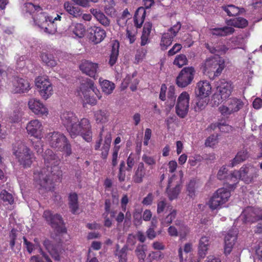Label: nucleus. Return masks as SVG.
<instances>
[{"mask_svg":"<svg viewBox=\"0 0 262 262\" xmlns=\"http://www.w3.org/2000/svg\"><path fill=\"white\" fill-rule=\"evenodd\" d=\"M90 12L101 24L105 27L110 25V20L100 10L97 9H91Z\"/></svg>","mask_w":262,"mask_h":262,"instance_id":"nucleus-32","label":"nucleus"},{"mask_svg":"<svg viewBox=\"0 0 262 262\" xmlns=\"http://www.w3.org/2000/svg\"><path fill=\"white\" fill-rule=\"evenodd\" d=\"M13 154L24 168L30 167L35 157L30 149L21 141H18L13 145Z\"/></svg>","mask_w":262,"mask_h":262,"instance_id":"nucleus-3","label":"nucleus"},{"mask_svg":"<svg viewBox=\"0 0 262 262\" xmlns=\"http://www.w3.org/2000/svg\"><path fill=\"white\" fill-rule=\"evenodd\" d=\"M195 70L192 67L183 68L180 72L176 79V83L178 86L185 88L190 84L194 78Z\"/></svg>","mask_w":262,"mask_h":262,"instance_id":"nucleus-14","label":"nucleus"},{"mask_svg":"<svg viewBox=\"0 0 262 262\" xmlns=\"http://www.w3.org/2000/svg\"><path fill=\"white\" fill-rule=\"evenodd\" d=\"M79 69L82 73L96 79L98 77L99 64L88 60H83L79 64Z\"/></svg>","mask_w":262,"mask_h":262,"instance_id":"nucleus-16","label":"nucleus"},{"mask_svg":"<svg viewBox=\"0 0 262 262\" xmlns=\"http://www.w3.org/2000/svg\"><path fill=\"white\" fill-rule=\"evenodd\" d=\"M152 26V24L150 22H147L144 24L141 36L140 45L141 46H144L149 42V36L151 33Z\"/></svg>","mask_w":262,"mask_h":262,"instance_id":"nucleus-30","label":"nucleus"},{"mask_svg":"<svg viewBox=\"0 0 262 262\" xmlns=\"http://www.w3.org/2000/svg\"><path fill=\"white\" fill-rule=\"evenodd\" d=\"M182 48L180 43H175L168 52V56H171L178 53Z\"/></svg>","mask_w":262,"mask_h":262,"instance_id":"nucleus-62","label":"nucleus"},{"mask_svg":"<svg viewBox=\"0 0 262 262\" xmlns=\"http://www.w3.org/2000/svg\"><path fill=\"white\" fill-rule=\"evenodd\" d=\"M60 117L62 124L70 134L71 130L78 122L77 116L71 111H63L60 113Z\"/></svg>","mask_w":262,"mask_h":262,"instance_id":"nucleus-17","label":"nucleus"},{"mask_svg":"<svg viewBox=\"0 0 262 262\" xmlns=\"http://www.w3.org/2000/svg\"><path fill=\"white\" fill-rule=\"evenodd\" d=\"M166 207L168 208V206H167V203L165 200L158 201L157 203V213L159 214L163 212Z\"/></svg>","mask_w":262,"mask_h":262,"instance_id":"nucleus-64","label":"nucleus"},{"mask_svg":"<svg viewBox=\"0 0 262 262\" xmlns=\"http://www.w3.org/2000/svg\"><path fill=\"white\" fill-rule=\"evenodd\" d=\"M32 145L34 150L36 151L38 154H40L43 152V145L41 139H38V140L36 142H32Z\"/></svg>","mask_w":262,"mask_h":262,"instance_id":"nucleus-63","label":"nucleus"},{"mask_svg":"<svg viewBox=\"0 0 262 262\" xmlns=\"http://www.w3.org/2000/svg\"><path fill=\"white\" fill-rule=\"evenodd\" d=\"M90 39L94 44L101 42L106 36L105 31L99 27L94 26L89 30Z\"/></svg>","mask_w":262,"mask_h":262,"instance_id":"nucleus-21","label":"nucleus"},{"mask_svg":"<svg viewBox=\"0 0 262 262\" xmlns=\"http://www.w3.org/2000/svg\"><path fill=\"white\" fill-rule=\"evenodd\" d=\"M199 187V182L194 179L190 180L186 186V191L189 196L192 198L195 196V190Z\"/></svg>","mask_w":262,"mask_h":262,"instance_id":"nucleus-42","label":"nucleus"},{"mask_svg":"<svg viewBox=\"0 0 262 262\" xmlns=\"http://www.w3.org/2000/svg\"><path fill=\"white\" fill-rule=\"evenodd\" d=\"M70 28L75 37L82 38L84 36L85 29L83 24L76 23L71 26Z\"/></svg>","mask_w":262,"mask_h":262,"instance_id":"nucleus-41","label":"nucleus"},{"mask_svg":"<svg viewBox=\"0 0 262 262\" xmlns=\"http://www.w3.org/2000/svg\"><path fill=\"white\" fill-rule=\"evenodd\" d=\"M245 222L255 223L259 222L255 227L256 233H262V210L260 208L248 207L243 212Z\"/></svg>","mask_w":262,"mask_h":262,"instance_id":"nucleus-10","label":"nucleus"},{"mask_svg":"<svg viewBox=\"0 0 262 262\" xmlns=\"http://www.w3.org/2000/svg\"><path fill=\"white\" fill-rule=\"evenodd\" d=\"M245 104L243 99L232 97L227 100L226 105H222L219 107V111L223 116L230 115L243 109Z\"/></svg>","mask_w":262,"mask_h":262,"instance_id":"nucleus-9","label":"nucleus"},{"mask_svg":"<svg viewBox=\"0 0 262 262\" xmlns=\"http://www.w3.org/2000/svg\"><path fill=\"white\" fill-rule=\"evenodd\" d=\"M128 250H129V249L124 245L118 252H115V255L118 256L119 262H127Z\"/></svg>","mask_w":262,"mask_h":262,"instance_id":"nucleus-51","label":"nucleus"},{"mask_svg":"<svg viewBox=\"0 0 262 262\" xmlns=\"http://www.w3.org/2000/svg\"><path fill=\"white\" fill-rule=\"evenodd\" d=\"M204 97H200L198 98L194 109L195 112H199L205 108L208 104L206 99H204Z\"/></svg>","mask_w":262,"mask_h":262,"instance_id":"nucleus-55","label":"nucleus"},{"mask_svg":"<svg viewBox=\"0 0 262 262\" xmlns=\"http://www.w3.org/2000/svg\"><path fill=\"white\" fill-rule=\"evenodd\" d=\"M47 168L34 173L36 184L38 185L39 192L52 191L54 188L53 181H59L62 171L59 166L60 160L59 157L50 149H47L43 156Z\"/></svg>","mask_w":262,"mask_h":262,"instance_id":"nucleus-1","label":"nucleus"},{"mask_svg":"<svg viewBox=\"0 0 262 262\" xmlns=\"http://www.w3.org/2000/svg\"><path fill=\"white\" fill-rule=\"evenodd\" d=\"M233 88V83L231 81H227L224 80L222 81L217 88L219 94H214L213 96V99H218L216 104H219L223 100L228 98L231 95Z\"/></svg>","mask_w":262,"mask_h":262,"instance_id":"nucleus-15","label":"nucleus"},{"mask_svg":"<svg viewBox=\"0 0 262 262\" xmlns=\"http://www.w3.org/2000/svg\"><path fill=\"white\" fill-rule=\"evenodd\" d=\"M210 244V237L203 236L200 239L198 245L199 259L204 258L207 254Z\"/></svg>","mask_w":262,"mask_h":262,"instance_id":"nucleus-24","label":"nucleus"},{"mask_svg":"<svg viewBox=\"0 0 262 262\" xmlns=\"http://www.w3.org/2000/svg\"><path fill=\"white\" fill-rule=\"evenodd\" d=\"M248 158V151L247 150L239 151L234 158L232 160L231 165L232 167L235 166L241 162H244Z\"/></svg>","mask_w":262,"mask_h":262,"instance_id":"nucleus-43","label":"nucleus"},{"mask_svg":"<svg viewBox=\"0 0 262 262\" xmlns=\"http://www.w3.org/2000/svg\"><path fill=\"white\" fill-rule=\"evenodd\" d=\"M136 236L133 234H129L128 235L126 244L124 245L129 249V250H132L136 244Z\"/></svg>","mask_w":262,"mask_h":262,"instance_id":"nucleus-58","label":"nucleus"},{"mask_svg":"<svg viewBox=\"0 0 262 262\" xmlns=\"http://www.w3.org/2000/svg\"><path fill=\"white\" fill-rule=\"evenodd\" d=\"M39 251L45 261H43L42 259L39 258L37 256L34 255L31 257L30 262H52L49 256L42 251L41 248L39 249Z\"/></svg>","mask_w":262,"mask_h":262,"instance_id":"nucleus-56","label":"nucleus"},{"mask_svg":"<svg viewBox=\"0 0 262 262\" xmlns=\"http://www.w3.org/2000/svg\"><path fill=\"white\" fill-rule=\"evenodd\" d=\"M177 215V211L173 209L164 219L163 224L164 225H169L172 223L173 220L175 219Z\"/></svg>","mask_w":262,"mask_h":262,"instance_id":"nucleus-61","label":"nucleus"},{"mask_svg":"<svg viewBox=\"0 0 262 262\" xmlns=\"http://www.w3.org/2000/svg\"><path fill=\"white\" fill-rule=\"evenodd\" d=\"M211 31L213 35L226 36L232 34L234 32V29L231 27L225 26L222 28H212Z\"/></svg>","mask_w":262,"mask_h":262,"instance_id":"nucleus-33","label":"nucleus"},{"mask_svg":"<svg viewBox=\"0 0 262 262\" xmlns=\"http://www.w3.org/2000/svg\"><path fill=\"white\" fill-rule=\"evenodd\" d=\"M174 37L168 32L164 33L162 36L160 42L161 49L163 50H166L171 45Z\"/></svg>","mask_w":262,"mask_h":262,"instance_id":"nucleus-40","label":"nucleus"},{"mask_svg":"<svg viewBox=\"0 0 262 262\" xmlns=\"http://www.w3.org/2000/svg\"><path fill=\"white\" fill-rule=\"evenodd\" d=\"M231 195L230 191L225 188H219L213 194L208 202V205L211 210L219 208L221 205L228 201Z\"/></svg>","mask_w":262,"mask_h":262,"instance_id":"nucleus-11","label":"nucleus"},{"mask_svg":"<svg viewBox=\"0 0 262 262\" xmlns=\"http://www.w3.org/2000/svg\"><path fill=\"white\" fill-rule=\"evenodd\" d=\"M222 9L224 10L229 16H236L239 13V8L233 5L222 6Z\"/></svg>","mask_w":262,"mask_h":262,"instance_id":"nucleus-50","label":"nucleus"},{"mask_svg":"<svg viewBox=\"0 0 262 262\" xmlns=\"http://www.w3.org/2000/svg\"><path fill=\"white\" fill-rule=\"evenodd\" d=\"M236 239V234L233 233L232 231H229L225 235L224 252L226 254H229L231 253Z\"/></svg>","mask_w":262,"mask_h":262,"instance_id":"nucleus-25","label":"nucleus"},{"mask_svg":"<svg viewBox=\"0 0 262 262\" xmlns=\"http://www.w3.org/2000/svg\"><path fill=\"white\" fill-rule=\"evenodd\" d=\"M175 91V87L173 85H170L168 89L167 99L165 103L170 109L173 107L176 104V95Z\"/></svg>","mask_w":262,"mask_h":262,"instance_id":"nucleus-37","label":"nucleus"},{"mask_svg":"<svg viewBox=\"0 0 262 262\" xmlns=\"http://www.w3.org/2000/svg\"><path fill=\"white\" fill-rule=\"evenodd\" d=\"M218 143V136L217 135H212L208 137L205 141V145L213 147Z\"/></svg>","mask_w":262,"mask_h":262,"instance_id":"nucleus-60","label":"nucleus"},{"mask_svg":"<svg viewBox=\"0 0 262 262\" xmlns=\"http://www.w3.org/2000/svg\"><path fill=\"white\" fill-rule=\"evenodd\" d=\"M69 206L70 211L73 214H76L79 209L78 195L77 193H71L69 196Z\"/></svg>","mask_w":262,"mask_h":262,"instance_id":"nucleus-39","label":"nucleus"},{"mask_svg":"<svg viewBox=\"0 0 262 262\" xmlns=\"http://www.w3.org/2000/svg\"><path fill=\"white\" fill-rule=\"evenodd\" d=\"M42 217L57 233H67V230L61 215L57 213L53 214L51 211L46 210L43 212Z\"/></svg>","mask_w":262,"mask_h":262,"instance_id":"nucleus-8","label":"nucleus"},{"mask_svg":"<svg viewBox=\"0 0 262 262\" xmlns=\"http://www.w3.org/2000/svg\"><path fill=\"white\" fill-rule=\"evenodd\" d=\"M146 16V11L145 8L141 7L139 8L134 17V21L136 28H141Z\"/></svg>","mask_w":262,"mask_h":262,"instance_id":"nucleus-29","label":"nucleus"},{"mask_svg":"<svg viewBox=\"0 0 262 262\" xmlns=\"http://www.w3.org/2000/svg\"><path fill=\"white\" fill-rule=\"evenodd\" d=\"M238 171L241 180L246 183L252 182L254 178L258 176V170L252 166H243Z\"/></svg>","mask_w":262,"mask_h":262,"instance_id":"nucleus-20","label":"nucleus"},{"mask_svg":"<svg viewBox=\"0 0 262 262\" xmlns=\"http://www.w3.org/2000/svg\"><path fill=\"white\" fill-rule=\"evenodd\" d=\"M136 161L137 156L133 153L130 154L126 161L127 165L126 170L128 171H131Z\"/></svg>","mask_w":262,"mask_h":262,"instance_id":"nucleus-59","label":"nucleus"},{"mask_svg":"<svg viewBox=\"0 0 262 262\" xmlns=\"http://www.w3.org/2000/svg\"><path fill=\"white\" fill-rule=\"evenodd\" d=\"M17 230L15 228H12L9 234V238L10 239V246L11 250H13L15 245L16 239L17 236Z\"/></svg>","mask_w":262,"mask_h":262,"instance_id":"nucleus-57","label":"nucleus"},{"mask_svg":"<svg viewBox=\"0 0 262 262\" xmlns=\"http://www.w3.org/2000/svg\"><path fill=\"white\" fill-rule=\"evenodd\" d=\"M25 8L26 12L29 13L30 14L32 15V16L37 13L38 11H41V7L39 5H34L32 3H26L25 4Z\"/></svg>","mask_w":262,"mask_h":262,"instance_id":"nucleus-52","label":"nucleus"},{"mask_svg":"<svg viewBox=\"0 0 262 262\" xmlns=\"http://www.w3.org/2000/svg\"><path fill=\"white\" fill-rule=\"evenodd\" d=\"M137 29L133 26H128L126 30V38L129 40V43L132 44L136 40Z\"/></svg>","mask_w":262,"mask_h":262,"instance_id":"nucleus-45","label":"nucleus"},{"mask_svg":"<svg viewBox=\"0 0 262 262\" xmlns=\"http://www.w3.org/2000/svg\"><path fill=\"white\" fill-rule=\"evenodd\" d=\"M145 174L144 164L142 162L138 164L137 169L133 176V181L136 183H140L143 181V179Z\"/></svg>","mask_w":262,"mask_h":262,"instance_id":"nucleus-36","label":"nucleus"},{"mask_svg":"<svg viewBox=\"0 0 262 262\" xmlns=\"http://www.w3.org/2000/svg\"><path fill=\"white\" fill-rule=\"evenodd\" d=\"M26 128L29 135L37 139L42 138L43 126L41 122L38 119L30 121L27 123Z\"/></svg>","mask_w":262,"mask_h":262,"instance_id":"nucleus-18","label":"nucleus"},{"mask_svg":"<svg viewBox=\"0 0 262 262\" xmlns=\"http://www.w3.org/2000/svg\"><path fill=\"white\" fill-rule=\"evenodd\" d=\"M99 81L102 90L105 94L109 95L112 93L115 88V85L114 83L107 80H104L102 81H101L100 79Z\"/></svg>","mask_w":262,"mask_h":262,"instance_id":"nucleus-46","label":"nucleus"},{"mask_svg":"<svg viewBox=\"0 0 262 262\" xmlns=\"http://www.w3.org/2000/svg\"><path fill=\"white\" fill-rule=\"evenodd\" d=\"M94 116L97 123L103 124L108 121L109 113L106 110H99L94 112Z\"/></svg>","mask_w":262,"mask_h":262,"instance_id":"nucleus-34","label":"nucleus"},{"mask_svg":"<svg viewBox=\"0 0 262 262\" xmlns=\"http://www.w3.org/2000/svg\"><path fill=\"white\" fill-rule=\"evenodd\" d=\"M171 182V178L168 181V184L166 188V193L168 199L170 201H172L177 198L180 192V187L179 184H177L174 187L170 188V183Z\"/></svg>","mask_w":262,"mask_h":262,"instance_id":"nucleus-38","label":"nucleus"},{"mask_svg":"<svg viewBox=\"0 0 262 262\" xmlns=\"http://www.w3.org/2000/svg\"><path fill=\"white\" fill-rule=\"evenodd\" d=\"M78 123L71 130V138H75L77 136H80L86 142H90L92 140V130L90 121L86 118H82Z\"/></svg>","mask_w":262,"mask_h":262,"instance_id":"nucleus-6","label":"nucleus"},{"mask_svg":"<svg viewBox=\"0 0 262 262\" xmlns=\"http://www.w3.org/2000/svg\"><path fill=\"white\" fill-rule=\"evenodd\" d=\"M0 199L2 200L6 205H12L14 203V198L12 194L8 192L5 189L1 190L0 192Z\"/></svg>","mask_w":262,"mask_h":262,"instance_id":"nucleus-47","label":"nucleus"},{"mask_svg":"<svg viewBox=\"0 0 262 262\" xmlns=\"http://www.w3.org/2000/svg\"><path fill=\"white\" fill-rule=\"evenodd\" d=\"M173 63L178 67L181 68L187 64L188 59L185 55L181 54L176 56Z\"/></svg>","mask_w":262,"mask_h":262,"instance_id":"nucleus-53","label":"nucleus"},{"mask_svg":"<svg viewBox=\"0 0 262 262\" xmlns=\"http://www.w3.org/2000/svg\"><path fill=\"white\" fill-rule=\"evenodd\" d=\"M225 68L224 61L220 57L207 58L204 63V70L209 77L220 76Z\"/></svg>","mask_w":262,"mask_h":262,"instance_id":"nucleus-7","label":"nucleus"},{"mask_svg":"<svg viewBox=\"0 0 262 262\" xmlns=\"http://www.w3.org/2000/svg\"><path fill=\"white\" fill-rule=\"evenodd\" d=\"M119 43H114L112 47L109 56L108 64L111 67L114 66L118 60L119 55Z\"/></svg>","mask_w":262,"mask_h":262,"instance_id":"nucleus-35","label":"nucleus"},{"mask_svg":"<svg viewBox=\"0 0 262 262\" xmlns=\"http://www.w3.org/2000/svg\"><path fill=\"white\" fill-rule=\"evenodd\" d=\"M211 86L208 81H201L197 83L195 92L198 97L206 98L211 94Z\"/></svg>","mask_w":262,"mask_h":262,"instance_id":"nucleus-23","label":"nucleus"},{"mask_svg":"<svg viewBox=\"0 0 262 262\" xmlns=\"http://www.w3.org/2000/svg\"><path fill=\"white\" fill-rule=\"evenodd\" d=\"M29 108L36 115L40 117H47L48 115V109L40 100L32 98L28 101Z\"/></svg>","mask_w":262,"mask_h":262,"instance_id":"nucleus-19","label":"nucleus"},{"mask_svg":"<svg viewBox=\"0 0 262 262\" xmlns=\"http://www.w3.org/2000/svg\"><path fill=\"white\" fill-rule=\"evenodd\" d=\"M64 8L66 11L74 17H79L82 14L81 9L76 5L69 2H66L64 4Z\"/></svg>","mask_w":262,"mask_h":262,"instance_id":"nucleus-27","label":"nucleus"},{"mask_svg":"<svg viewBox=\"0 0 262 262\" xmlns=\"http://www.w3.org/2000/svg\"><path fill=\"white\" fill-rule=\"evenodd\" d=\"M40 58L42 62L48 67H54L57 65V61L52 54L41 53Z\"/></svg>","mask_w":262,"mask_h":262,"instance_id":"nucleus-44","label":"nucleus"},{"mask_svg":"<svg viewBox=\"0 0 262 262\" xmlns=\"http://www.w3.org/2000/svg\"><path fill=\"white\" fill-rule=\"evenodd\" d=\"M212 127L214 129L218 128L223 133H229L232 129L231 126L228 124L225 121H221L219 122L212 124Z\"/></svg>","mask_w":262,"mask_h":262,"instance_id":"nucleus-48","label":"nucleus"},{"mask_svg":"<svg viewBox=\"0 0 262 262\" xmlns=\"http://www.w3.org/2000/svg\"><path fill=\"white\" fill-rule=\"evenodd\" d=\"M205 47L211 53L217 55L225 54L228 50V48L222 42H217L214 45L206 43H205Z\"/></svg>","mask_w":262,"mask_h":262,"instance_id":"nucleus-26","label":"nucleus"},{"mask_svg":"<svg viewBox=\"0 0 262 262\" xmlns=\"http://www.w3.org/2000/svg\"><path fill=\"white\" fill-rule=\"evenodd\" d=\"M190 96L186 92H183L178 97L176 104V113L180 118H185L188 113Z\"/></svg>","mask_w":262,"mask_h":262,"instance_id":"nucleus-13","label":"nucleus"},{"mask_svg":"<svg viewBox=\"0 0 262 262\" xmlns=\"http://www.w3.org/2000/svg\"><path fill=\"white\" fill-rule=\"evenodd\" d=\"M91 91L96 94L99 99L101 98L99 90L94 85V81L88 78L80 82L79 87L77 90L78 96L87 103L95 104V100L91 96Z\"/></svg>","mask_w":262,"mask_h":262,"instance_id":"nucleus-5","label":"nucleus"},{"mask_svg":"<svg viewBox=\"0 0 262 262\" xmlns=\"http://www.w3.org/2000/svg\"><path fill=\"white\" fill-rule=\"evenodd\" d=\"M239 179H241V178L239 171L235 170L227 175L225 181L226 183L229 185V188L232 189L236 187Z\"/></svg>","mask_w":262,"mask_h":262,"instance_id":"nucleus-28","label":"nucleus"},{"mask_svg":"<svg viewBox=\"0 0 262 262\" xmlns=\"http://www.w3.org/2000/svg\"><path fill=\"white\" fill-rule=\"evenodd\" d=\"M35 83L40 95L43 99L47 100L53 94L52 84L47 76L37 77L35 78Z\"/></svg>","mask_w":262,"mask_h":262,"instance_id":"nucleus-12","label":"nucleus"},{"mask_svg":"<svg viewBox=\"0 0 262 262\" xmlns=\"http://www.w3.org/2000/svg\"><path fill=\"white\" fill-rule=\"evenodd\" d=\"M248 21L244 18L238 17L230 20V25L235 27L244 28L247 26Z\"/></svg>","mask_w":262,"mask_h":262,"instance_id":"nucleus-49","label":"nucleus"},{"mask_svg":"<svg viewBox=\"0 0 262 262\" xmlns=\"http://www.w3.org/2000/svg\"><path fill=\"white\" fill-rule=\"evenodd\" d=\"M46 138L52 148L64 151L68 156L72 154L71 145L62 133L58 132H50L47 134Z\"/></svg>","mask_w":262,"mask_h":262,"instance_id":"nucleus-4","label":"nucleus"},{"mask_svg":"<svg viewBox=\"0 0 262 262\" xmlns=\"http://www.w3.org/2000/svg\"><path fill=\"white\" fill-rule=\"evenodd\" d=\"M111 142V134L109 133L105 136L104 138V143L101 149V158L104 160H106L107 158Z\"/></svg>","mask_w":262,"mask_h":262,"instance_id":"nucleus-31","label":"nucleus"},{"mask_svg":"<svg viewBox=\"0 0 262 262\" xmlns=\"http://www.w3.org/2000/svg\"><path fill=\"white\" fill-rule=\"evenodd\" d=\"M33 19L35 24L39 28L43 30L44 32L49 34H53L57 31V20H61V16L57 14L56 16H49L47 13L38 11V13L33 15Z\"/></svg>","mask_w":262,"mask_h":262,"instance_id":"nucleus-2","label":"nucleus"},{"mask_svg":"<svg viewBox=\"0 0 262 262\" xmlns=\"http://www.w3.org/2000/svg\"><path fill=\"white\" fill-rule=\"evenodd\" d=\"M13 91L15 93L28 92L31 89L30 83L27 80L17 77L13 82Z\"/></svg>","mask_w":262,"mask_h":262,"instance_id":"nucleus-22","label":"nucleus"},{"mask_svg":"<svg viewBox=\"0 0 262 262\" xmlns=\"http://www.w3.org/2000/svg\"><path fill=\"white\" fill-rule=\"evenodd\" d=\"M145 246L138 245L135 250V253L140 262H144L146 257Z\"/></svg>","mask_w":262,"mask_h":262,"instance_id":"nucleus-54","label":"nucleus"}]
</instances>
